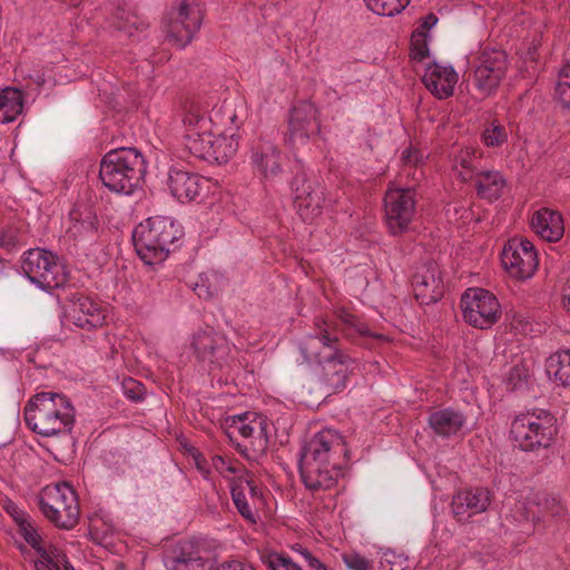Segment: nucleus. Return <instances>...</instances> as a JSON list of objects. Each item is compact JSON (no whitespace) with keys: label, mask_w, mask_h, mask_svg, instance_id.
I'll return each instance as SVG.
<instances>
[{"label":"nucleus","mask_w":570,"mask_h":570,"mask_svg":"<svg viewBox=\"0 0 570 570\" xmlns=\"http://www.w3.org/2000/svg\"><path fill=\"white\" fill-rule=\"evenodd\" d=\"M348 462V450L344 438L334 430L316 433L302 449L299 459L301 479L312 493L333 489Z\"/></svg>","instance_id":"obj_1"},{"label":"nucleus","mask_w":570,"mask_h":570,"mask_svg":"<svg viewBox=\"0 0 570 570\" xmlns=\"http://www.w3.org/2000/svg\"><path fill=\"white\" fill-rule=\"evenodd\" d=\"M23 416L32 432L51 438L71 432L75 424V407L62 393L39 392L24 405Z\"/></svg>","instance_id":"obj_2"},{"label":"nucleus","mask_w":570,"mask_h":570,"mask_svg":"<svg viewBox=\"0 0 570 570\" xmlns=\"http://www.w3.org/2000/svg\"><path fill=\"white\" fill-rule=\"evenodd\" d=\"M145 174V158L136 148L110 150L100 161L99 178L115 194H134L140 187Z\"/></svg>","instance_id":"obj_3"},{"label":"nucleus","mask_w":570,"mask_h":570,"mask_svg":"<svg viewBox=\"0 0 570 570\" xmlns=\"http://www.w3.org/2000/svg\"><path fill=\"white\" fill-rule=\"evenodd\" d=\"M181 236L183 229L174 219L155 216L135 227L132 242L141 261L146 265H156L166 259L170 246Z\"/></svg>","instance_id":"obj_4"},{"label":"nucleus","mask_w":570,"mask_h":570,"mask_svg":"<svg viewBox=\"0 0 570 570\" xmlns=\"http://www.w3.org/2000/svg\"><path fill=\"white\" fill-rule=\"evenodd\" d=\"M556 423V417L546 410L521 413L512 421L510 434L522 451L547 449L557 434Z\"/></svg>","instance_id":"obj_5"},{"label":"nucleus","mask_w":570,"mask_h":570,"mask_svg":"<svg viewBox=\"0 0 570 570\" xmlns=\"http://www.w3.org/2000/svg\"><path fill=\"white\" fill-rule=\"evenodd\" d=\"M43 515L61 530L73 529L79 521V502L75 489L67 482L47 485L39 499Z\"/></svg>","instance_id":"obj_6"},{"label":"nucleus","mask_w":570,"mask_h":570,"mask_svg":"<svg viewBox=\"0 0 570 570\" xmlns=\"http://www.w3.org/2000/svg\"><path fill=\"white\" fill-rule=\"evenodd\" d=\"M21 268L30 282L43 291L59 288L68 279L66 267L58 256L42 248L26 252Z\"/></svg>","instance_id":"obj_7"},{"label":"nucleus","mask_w":570,"mask_h":570,"mask_svg":"<svg viewBox=\"0 0 570 570\" xmlns=\"http://www.w3.org/2000/svg\"><path fill=\"white\" fill-rule=\"evenodd\" d=\"M203 9L197 0L177 1L164 18L168 41L180 49L193 40L203 21Z\"/></svg>","instance_id":"obj_8"},{"label":"nucleus","mask_w":570,"mask_h":570,"mask_svg":"<svg viewBox=\"0 0 570 570\" xmlns=\"http://www.w3.org/2000/svg\"><path fill=\"white\" fill-rule=\"evenodd\" d=\"M462 316L465 323L480 328H491L501 317V304L494 294L481 287H471L461 296Z\"/></svg>","instance_id":"obj_9"},{"label":"nucleus","mask_w":570,"mask_h":570,"mask_svg":"<svg viewBox=\"0 0 570 570\" xmlns=\"http://www.w3.org/2000/svg\"><path fill=\"white\" fill-rule=\"evenodd\" d=\"M191 348L200 366L210 372L223 370L232 361V343L225 334L210 327L194 334Z\"/></svg>","instance_id":"obj_10"},{"label":"nucleus","mask_w":570,"mask_h":570,"mask_svg":"<svg viewBox=\"0 0 570 570\" xmlns=\"http://www.w3.org/2000/svg\"><path fill=\"white\" fill-rule=\"evenodd\" d=\"M216 544L208 537H189L179 542L168 561L169 570H213Z\"/></svg>","instance_id":"obj_11"},{"label":"nucleus","mask_w":570,"mask_h":570,"mask_svg":"<svg viewBox=\"0 0 570 570\" xmlns=\"http://www.w3.org/2000/svg\"><path fill=\"white\" fill-rule=\"evenodd\" d=\"M292 190L295 207L303 220L312 222L322 214L324 187L315 175L305 170L297 171L292 181Z\"/></svg>","instance_id":"obj_12"},{"label":"nucleus","mask_w":570,"mask_h":570,"mask_svg":"<svg viewBox=\"0 0 570 570\" xmlns=\"http://www.w3.org/2000/svg\"><path fill=\"white\" fill-rule=\"evenodd\" d=\"M385 222L394 236L405 233L416 214L413 188H389L384 196Z\"/></svg>","instance_id":"obj_13"},{"label":"nucleus","mask_w":570,"mask_h":570,"mask_svg":"<svg viewBox=\"0 0 570 570\" xmlns=\"http://www.w3.org/2000/svg\"><path fill=\"white\" fill-rule=\"evenodd\" d=\"M338 337L330 333V324L323 317L314 321V332L304 336L298 350L306 363L318 366L335 356L342 348L337 346Z\"/></svg>","instance_id":"obj_14"},{"label":"nucleus","mask_w":570,"mask_h":570,"mask_svg":"<svg viewBox=\"0 0 570 570\" xmlns=\"http://www.w3.org/2000/svg\"><path fill=\"white\" fill-rule=\"evenodd\" d=\"M321 131L318 109L309 100L298 102L291 110L286 141L292 149L299 150Z\"/></svg>","instance_id":"obj_15"},{"label":"nucleus","mask_w":570,"mask_h":570,"mask_svg":"<svg viewBox=\"0 0 570 570\" xmlns=\"http://www.w3.org/2000/svg\"><path fill=\"white\" fill-rule=\"evenodd\" d=\"M508 69L507 55L497 48H484L476 58L474 85L484 96L491 95L500 85Z\"/></svg>","instance_id":"obj_16"},{"label":"nucleus","mask_w":570,"mask_h":570,"mask_svg":"<svg viewBox=\"0 0 570 570\" xmlns=\"http://www.w3.org/2000/svg\"><path fill=\"white\" fill-rule=\"evenodd\" d=\"M501 261L508 274L519 281L532 277L538 267L534 245L528 239H510L503 247Z\"/></svg>","instance_id":"obj_17"},{"label":"nucleus","mask_w":570,"mask_h":570,"mask_svg":"<svg viewBox=\"0 0 570 570\" xmlns=\"http://www.w3.org/2000/svg\"><path fill=\"white\" fill-rule=\"evenodd\" d=\"M413 292L421 305L436 303L444 293L440 267L435 262L421 264L412 278Z\"/></svg>","instance_id":"obj_18"},{"label":"nucleus","mask_w":570,"mask_h":570,"mask_svg":"<svg viewBox=\"0 0 570 570\" xmlns=\"http://www.w3.org/2000/svg\"><path fill=\"white\" fill-rule=\"evenodd\" d=\"M334 314L337 320L335 326L347 341L364 344L367 340H373L375 344H368L367 347L370 348L389 342V337L386 335L372 332L368 325L360 316L353 314L346 308H336Z\"/></svg>","instance_id":"obj_19"},{"label":"nucleus","mask_w":570,"mask_h":570,"mask_svg":"<svg viewBox=\"0 0 570 570\" xmlns=\"http://www.w3.org/2000/svg\"><path fill=\"white\" fill-rule=\"evenodd\" d=\"M209 180L198 174L171 168L168 173L167 186L177 200H198L208 190Z\"/></svg>","instance_id":"obj_20"},{"label":"nucleus","mask_w":570,"mask_h":570,"mask_svg":"<svg viewBox=\"0 0 570 570\" xmlns=\"http://www.w3.org/2000/svg\"><path fill=\"white\" fill-rule=\"evenodd\" d=\"M67 317L75 326L90 331L102 326L106 313L101 305L92 298L75 294L69 299Z\"/></svg>","instance_id":"obj_21"},{"label":"nucleus","mask_w":570,"mask_h":570,"mask_svg":"<svg viewBox=\"0 0 570 570\" xmlns=\"http://www.w3.org/2000/svg\"><path fill=\"white\" fill-rule=\"evenodd\" d=\"M230 434L238 432L242 438L248 440L249 446L256 451H265L268 446V422L263 415L245 413L243 416L233 419L229 426Z\"/></svg>","instance_id":"obj_22"},{"label":"nucleus","mask_w":570,"mask_h":570,"mask_svg":"<svg viewBox=\"0 0 570 570\" xmlns=\"http://www.w3.org/2000/svg\"><path fill=\"white\" fill-rule=\"evenodd\" d=\"M491 493L485 488H471L459 491L452 499V511L459 522L484 512L491 503Z\"/></svg>","instance_id":"obj_23"},{"label":"nucleus","mask_w":570,"mask_h":570,"mask_svg":"<svg viewBox=\"0 0 570 570\" xmlns=\"http://www.w3.org/2000/svg\"><path fill=\"white\" fill-rule=\"evenodd\" d=\"M459 76L450 65L432 62L426 66L422 81L426 89L438 99H446L454 92Z\"/></svg>","instance_id":"obj_24"},{"label":"nucleus","mask_w":570,"mask_h":570,"mask_svg":"<svg viewBox=\"0 0 570 570\" xmlns=\"http://www.w3.org/2000/svg\"><path fill=\"white\" fill-rule=\"evenodd\" d=\"M354 360L343 350L320 365L318 379L330 391L337 392L346 386Z\"/></svg>","instance_id":"obj_25"},{"label":"nucleus","mask_w":570,"mask_h":570,"mask_svg":"<svg viewBox=\"0 0 570 570\" xmlns=\"http://www.w3.org/2000/svg\"><path fill=\"white\" fill-rule=\"evenodd\" d=\"M22 540H16L14 546L24 554L29 549L35 550L38 559L35 561L36 570H59V562L62 559L61 550L56 546L47 544L42 537H22Z\"/></svg>","instance_id":"obj_26"},{"label":"nucleus","mask_w":570,"mask_h":570,"mask_svg":"<svg viewBox=\"0 0 570 570\" xmlns=\"http://www.w3.org/2000/svg\"><path fill=\"white\" fill-rule=\"evenodd\" d=\"M531 228L541 239L557 243L564 234L562 215L554 209L542 207L532 214Z\"/></svg>","instance_id":"obj_27"},{"label":"nucleus","mask_w":570,"mask_h":570,"mask_svg":"<svg viewBox=\"0 0 570 570\" xmlns=\"http://www.w3.org/2000/svg\"><path fill=\"white\" fill-rule=\"evenodd\" d=\"M428 423L435 435L450 439L460 434L466 424V416L460 410L444 407L431 412Z\"/></svg>","instance_id":"obj_28"},{"label":"nucleus","mask_w":570,"mask_h":570,"mask_svg":"<svg viewBox=\"0 0 570 570\" xmlns=\"http://www.w3.org/2000/svg\"><path fill=\"white\" fill-rule=\"evenodd\" d=\"M252 164L264 178H273L282 170V153L271 141H259L252 150Z\"/></svg>","instance_id":"obj_29"},{"label":"nucleus","mask_w":570,"mask_h":570,"mask_svg":"<svg viewBox=\"0 0 570 570\" xmlns=\"http://www.w3.org/2000/svg\"><path fill=\"white\" fill-rule=\"evenodd\" d=\"M67 236L75 242L92 240L97 235V216L87 206L78 205L69 214Z\"/></svg>","instance_id":"obj_30"},{"label":"nucleus","mask_w":570,"mask_h":570,"mask_svg":"<svg viewBox=\"0 0 570 570\" xmlns=\"http://www.w3.org/2000/svg\"><path fill=\"white\" fill-rule=\"evenodd\" d=\"M546 372L557 385L570 386V350H560L546 360Z\"/></svg>","instance_id":"obj_31"},{"label":"nucleus","mask_w":570,"mask_h":570,"mask_svg":"<svg viewBox=\"0 0 570 570\" xmlns=\"http://www.w3.org/2000/svg\"><path fill=\"white\" fill-rule=\"evenodd\" d=\"M474 178L478 195L490 202L498 199L505 187V179L498 170L478 171Z\"/></svg>","instance_id":"obj_32"},{"label":"nucleus","mask_w":570,"mask_h":570,"mask_svg":"<svg viewBox=\"0 0 570 570\" xmlns=\"http://www.w3.org/2000/svg\"><path fill=\"white\" fill-rule=\"evenodd\" d=\"M210 153L207 156L209 164H225L232 158L238 148V141L234 134L210 135Z\"/></svg>","instance_id":"obj_33"},{"label":"nucleus","mask_w":570,"mask_h":570,"mask_svg":"<svg viewBox=\"0 0 570 570\" xmlns=\"http://www.w3.org/2000/svg\"><path fill=\"white\" fill-rule=\"evenodd\" d=\"M23 109L21 90L7 87L0 91V124H9L17 119Z\"/></svg>","instance_id":"obj_34"},{"label":"nucleus","mask_w":570,"mask_h":570,"mask_svg":"<svg viewBox=\"0 0 570 570\" xmlns=\"http://www.w3.org/2000/svg\"><path fill=\"white\" fill-rule=\"evenodd\" d=\"M480 157L473 148L461 149L454 156L453 168L458 173L462 181L472 180L475 176Z\"/></svg>","instance_id":"obj_35"},{"label":"nucleus","mask_w":570,"mask_h":570,"mask_svg":"<svg viewBox=\"0 0 570 570\" xmlns=\"http://www.w3.org/2000/svg\"><path fill=\"white\" fill-rule=\"evenodd\" d=\"M3 510L11 517L18 527L20 534H38L39 528L31 515L19 508L12 500L4 499L2 502Z\"/></svg>","instance_id":"obj_36"},{"label":"nucleus","mask_w":570,"mask_h":570,"mask_svg":"<svg viewBox=\"0 0 570 570\" xmlns=\"http://www.w3.org/2000/svg\"><path fill=\"white\" fill-rule=\"evenodd\" d=\"M210 135L212 128L209 130H204L199 132H189L185 134V148L196 158L207 161V156L210 153Z\"/></svg>","instance_id":"obj_37"},{"label":"nucleus","mask_w":570,"mask_h":570,"mask_svg":"<svg viewBox=\"0 0 570 570\" xmlns=\"http://www.w3.org/2000/svg\"><path fill=\"white\" fill-rule=\"evenodd\" d=\"M185 134L206 131L212 128V120L206 111L197 105L191 104L185 112L183 119Z\"/></svg>","instance_id":"obj_38"},{"label":"nucleus","mask_w":570,"mask_h":570,"mask_svg":"<svg viewBox=\"0 0 570 570\" xmlns=\"http://www.w3.org/2000/svg\"><path fill=\"white\" fill-rule=\"evenodd\" d=\"M232 499L237 508L238 512L249 522H256V513L247 499V494L245 493V487L243 484V480L240 479L238 483L232 487Z\"/></svg>","instance_id":"obj_39"},{"label":"nucleus","mask_w":570,"mask_h":570,"mask_svg":"<svg viewBox=\"0 0 570 570\" xmlns=\"http://www.w3.org/2000/svg\"><path fill=\"white\" fill-rule=\"evenodd\" d=\"M366 7L377 16L392 17L400 13L411 0H364Z\"/></svg>","instance_id":"obj_40"},{"label":"nucleus","mask_w":570,"mask_h":570,"mask_svg":"<svg viewBox=\"0 0 570 570\" xmlns=\"http://www.w3.org/2000/svg\"><path fill=\"white\" fill-rule=\"evenodd\" d=\"M262 560L271 570H301L291 558L277 552H264Z\"/></svg>","instance_id":"obj_41"},{"label":"nucleus","mask_w":570,"mask_h":570,"mask_svg":"<svg viewBox=\"0 0 570 570\" xmlns=\"http://www.w3.org/2000/svg\"><path fill=\"white\" fill-rule=\"evenodd\" d=\"M508 139L507 130L503 126L492 122L482 132V141L488 147H499Z\"/></svg>","instance_id":"obj_42"},{"label":"nucleus","mask_w":570,"mask_h":570,"mask_svg":"<svg viewBox=\"0 0 570 570\" xmlns=\"http://www.w3.org/2000/svg\"><path fill=\"white\" fill-rule=\"evenodd\" d=\"M342 560L348 570H370L372 562L356 552L342 554Z\"/></svg>","instance_id":"obj_43"},{"label":"nucleus","mask_w":570,"mask_h":570,"mask_svg":"<svg viewBox=\"0 0 570 570\" xmlns=\"http://www.w3.org/2000/svg\"><path fill=\"white\" fill-rule=\"evenodd\" d=\"M20 242V232L19 228L9 225L6 226L0 234V245L7 249H11L17 246Z\"/></svg>","instance_id":"obj_44"},{"label":"nucleus","mask_w":570,"mask_h":570,"mask_svg":"<svg viewBox=\"0 0 570 570\" xmlns=\"http://www.w3.org/2000/svg\"><path fill=\"white\" fill-rule=\"evenodd\" d=\"M212 466L223 476L237 472V466L230 460L220 455H214L212 458Z\"/></svg>","instance_id":"obj_45"},{"label":"nucleus","mask_w":570,"mask_h":570,"mask_svg":"<svg viewBox=\"0 0 570 570\" xmlns=\"http://www.w3.org/2000/svg\"><path fill=\"white\" fill-rule=\"evenodd\" d=\"M122 389L125 395L132 400V401H139L142 399L144 395V386L138 381L134 379H128L124 381Z\"/></svg>","instance_id":"obj_46"},{"label":"nucleus","mask_w":570,"mask_h":570,"mask_svg":"<svg viewBox=\"0 0 570 570\" xmlns=\"http://www.w3.org/2000/svg\"><path fill=\"white\" fill-rule=\"evenodd\" d=\"M557 96L567 109H570V81L559 80L556 88Z\"/></svg>","instance_id":"obj_47"},{"label":"nucleus","mask_w":570,"mask_h":570,"mask_svg":"<svg viewBox=\"0 0 570 570\" xmlns=\"http://www.w3.org/2000/svg\"><path fill=\"white\" fill-rule=\"evenodd\" d=\"M529 377V372L523 365H515L511 368L509 381L517 387L520 383L525 382Z\"/></svg>","instance_id":"obj_48"},{"label":"nucleus","mask_w":570,"mask_h":570,"mask_svg":"<svg viewBox=\"0 0 570 570\" xmlns=\"http://www.w3.org/2000/svg\"><path fill=\"white\" fill-rule=\"evenodd\" d=\"M402 160L406 165L417 166L423 160V154L420 150L410 147V148L403 150Z\"/></svg>","instance_id":"obj_49"},{"label":"nucleus","mask_w":570,"mask_h":570,"mask_svg":"<svg viewBox=\"0 0 570 570\" xmlns=\"http://www.w3.org/2000/svg\"><path fill=\"white\" fill-rule=\"evenodd\" d=\"M245 493L249 495L253 505H256L262 500V490L256 485L253 480H243Z\"/></svg>","instance_id":"obj_50"},{"label":"nucleus","mask_w":570,"mask_h":570,"mask_svg":"<svg viewBox=\"0 0 570 570\" xmlns=\"http://www.w3.org/2000/svg\"><path fill=\"white\" fill-rule=\"evenodd\" d=\"M193 291L199 298L208 299L213 297V291L210 289V286L207 284V279L204 278L203 276L199 277V282L194 284Z\"/></svg>","instance_id":"obj_51"},{"label":"nucleus","mask_w":570,"mask_h":570,"mask_svg":"<svg viewBox=\"0 0 570 570\" xmlns=\"http://www.w3.org/2000/svg\"><path fill=\"white\" fill-rule=\"evenodd\" d=\"M213 570H254V568L242 561L233 560L223 562L216 567L214 566Z\"/></svg>","instance_id":"obj_52"},{"label":"nucleus","mask_w":570,"mask_h":570,"mask_svg":"<svg viewBox=\"0 0 570 570\" xmlns=\"http://www.w3.org/2000/svg\"><path fill=\"white\" fill-rule=\"evenodd\" d=\"M438 21H439V19L434 13L426 14L423 18L422 23H421L422 31H419L417 35L421 37L424 36V32L432 29L438 23Z\"/></svg>","instance_id":"obj_53"},{"label":"nucleus","mask_w":570,"mask_h":570,"mask_svg":"<svg viewBox=\"0 0 570 570\" xmlns=\"http://www.w3.org/2000/svg\"><path fill=\"white\" fill-rule=\"evenodd\" d=\"M302 554L312 568H316L317 570H327L326 567L308 551L304 550Z\"/></svg>","instance_id":"obj_54"},{"label":"nucleus","mask_w":570,"mask_h":570,"mask_svg":"<svg viewBox=\"0 0 570 570\" xmlns=\"http://www.w3.org/2000/svg\"><path fill=\"white\" fill-rule=\"evenodd\" d=\"M429 55L428 46L424 43L422 46H415L413 48V57L417 60H423Z\"/></svg>","instance_id":"obj_55"},{"label":"nucleus","mask_w":570,"mask_h":570,"mask_svg":"<svg viewBox=\"0 0 570 570\" xmlns=\"http://www.w3.org/2000/svg\"><path fill=\"white\" fill-rule=\"evenodd\" d=\"M562 305L564 311L570 315V285L563 288Z\"/></svg>","instance_id":"obj_56"},{"label":"nucleus","mask_w":570,"mask_h":570,"mask_svg":"<svg viewBox=\"0 0 570 570\" xmlns=\"http://www.w3.org/2000/svg\"><path fill=\"white\" fill-rule=\"evenodd\" d=\"M61 557L63 560H61L59 562V570L61 569V567L65 569V570H75L73 567L69 563V561L67 560V557L61 552Z\"/></svg>","instance_id":"obj_57"},{"label":"nucleus","mask_w":570,"mask_h":570,"mask_svg":"<svg viewBox=\"0 0 570 570\" xmlns=\"http://www.w3.org/2000/svg\"><path fill=\"white\" fill-rule=\"evenodd\" d=\"M106 524L110 528V530H116L114 518L109 514L101 518Z\"/></svg>","instance_id":"obj_58"},{"label":"nucleus","mask_w":570,"mask_h":570,"mask_svg":"<svg viewBox=\"0 0 570 570\" xmlns=\"http://www.w3.org/2000/svg\"><path fill=\"white\" fill-rule=\"evenodd\" d=\"M228 119H229L230 124L234 125V127L236 129L239 127L238 117H237V115L234 111L230 112V115L228 116Z\"/></svg>","instance_id":"obj_59"},{"label":"nucleus","mask_w":570,"mask_h":570,"mask_svg":"<svg viewBox=\"0 0 570 570\" xmlns=\"http://www.w3.org/2000/svg\"><path fill=\"white\" fill-rule=\"evenodd\" d=\"M109 537H105V535H101V537H91L92 541L97 544H106V541Z\"/></svg>","instance_id":"obj_60"},{"label":"nucleus","mask_w":570,"mask_h":570,"mask_svg":"<svg viewBox=\"0 0 570 570\" xmlns=\"http://www.w3.org/2000/svg\"><path fill=\"white\" fill-rule=\"evenodd\" d=\"M554 505H556V507H553V508L551 509V513H552V514H558V513H559V511L561 510V507L559 505V503H556Z\"/></svg>","instance_id":"obj_61"},{"label":"nucleus","mask_w":570,"mask_h":570,"mask_svg":"<svg viewBox=\"0 0 570 570\" xmlns=\"http://www.w3.org/2000/svg\"><path fill=\"white\" fill-rule=\"evenodd\" d=\"M4 268H6V263H4V261L0 259V274H2L4 272Z\"/></svg>","instance_id":"obj_62"}]
</instances>
